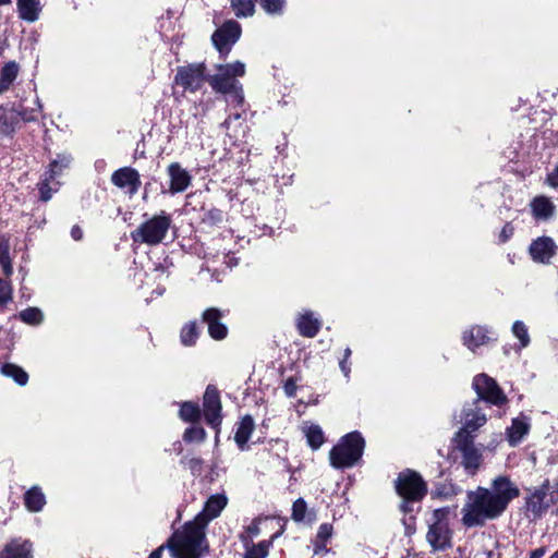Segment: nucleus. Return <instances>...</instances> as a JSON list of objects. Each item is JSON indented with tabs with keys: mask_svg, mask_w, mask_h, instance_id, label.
<instances>
[{
	"mask_svg": "<svg viewBox=\"0 0 558 558\" xmlns=\"http://www.w3.org/2000/svg\"><path fill=\"white\" fill-rule=\"evenodd\" d=\"M519 495L518 486L508 476L494 478L490 488L477 487L469 492L461 510L463 525L480 526L488 520L498 518Z\"/></svg>",
	"mask_w": 558,
	"mask_h": 558,
	"instance_id": "f257e3e1",
	"label": "nucleus"
},
{
	"mask_svg": "<svg viewBox=\"0 0 558 558\" xmlns=\"http://www.w3.org/2000/svg\"><path fill=\"white\" fill-rule=\"evenodd\" d=\"M205 526L195 520L184 524L168 542L173 558H201L207 551Z\"/></svg>",
	"mask_w": 558,
	"mask_h": 558,
	"instance_id": "f03ea898",
	"label": "nucleus"
},
{
	"mask_svg": "<svg viewBox=\"0 0 558 558\" xmlns=\"http://www.w3.org/2000/svg\"><path fill=\"white\" fill-rule=\"evenodd\" d=\"M216 69L217 73L207 77L210 87L216 93L232 95L234 100L241 104L243 101V92L238 77L244 76L245 64L236 61L229 64H219Z\"/></svg>",
	"mask_w": 558,
	"mask_h": 558,
	"instance_id": "7ed1b4c3",
	"label": "nucleus"
},
{
	"mask_svg": "<svg viewBox=\"0 0 558 558\" xmlns=\"http://www.w3.org/2000/svg\"><path fill=\"white\" fill-rule=\"evenodd\" d=\"M365 442L357 432L349 433L330 450V464L336 469L353 466L362 457Z\"/></svg>",
	"mask_w": 558,
	"mask_h": 558,
	"instance_id": "20e7f679",
	"label": "nucleus"
},
{
	"mask_svg": "<svg viewBox=\"0 0 558 558\" xmlns=\"http://www.w3.org/2000/svg\"><path fill=\"white\" fill-rule=\"evenodd\" d=\"M171 222L170 215L166 211H161L141 223L131 232V238L135 243H143L150 246L158 245L166 239Z\"/></svg>",
	"mask_w": 558,
	"mask_h": 558,
	"instance_id": "39448f33",
	"label": "nucleus"
},
{
	"mask_svg": "<svg viewBox=\"0 0 558 558\" xmlns=\"http://www.w3.org/2000/svg\"><path fill=\"white\" fill-rule=\"evenodd\" d=\"M449 508H439L432 514L426 541L434 551L451 547L452 531L449 526Z\"/></svg>",
	"mask_w": 558,
	"mask_h": 558,
	"instance_id": "423d86ee",
	"label": "nucleus"
},
{
	"mask_svg": "<svg viewBox=\"0 0 558 558\" xmlns=\"http://www.w3.org/2000/svg\"><path fill=\"white\" fill-rule=\"evenodd\" d=\"M556 504H558V483L545 481L526 498L525 507L533 519H538Z\"/></svg>",
	"mask_w": 558,
	"mask_h": 558,
	"instance_id": "0eeeda50",
	"label": "nucleus"
},
{
	"mask_svg": "<svg viewBox=\"0 0 558 558\" xmlns=\"http://www.w3.org/2000/svg\"><path fill=\"white\" fill-rule=\"evenodd\" d=\"M396 489L397 493L403 498L401 508L404 512L409 510V501H418L427 493L426 483L423 481L418 473L412 470H407L399 474L396 481Z\"/></svg>",
	"mask_w": 558,
	"mask_h": 558,
	"instance_id": "6e6552de",
	"label": "nucleus"
},
{
	"mask_svg": "<svg viewBox=\"0 0 558 558\" xmlns=\"http://www.w3.org/2000/svg\"><path fill=\"white\" fill-rule=\"evenodd\" d=\"M456 449L461 453V465L468 475H475L483 462L482 449L477 448L473 438H466L464 433H456L453 437Z\"/></svg>",
	"mask_w": 558,
	"mask_h": 558,
	"instance_id": "1a4fd4ad",
	"label": "nucleus"
},
{
	"mask_svg": "<svg viewBox=\"0 0 558 558\" xmlns=\"http://www.w3.org/2000/svg\"><path fill=\"white\" fill-rule=\"evenodd\" d=\"M206 66L204 63H193L179 66L174 76V83L185 92L195 93L201 89L205 81Z\"/></svg>",
	"mask_w": 558,
	"mask_h": 558,
	"instance_id": "9d476101",
	"label": "nucleus"
},
{
	"mask_svg": "<svg viewBox=\"0 0 558 558\" xmlns=\"http://www.w3.org/2000/svg\"><path fill=\"white\" fill-rule=\"evenodd\" d=\"M473 387L482 400L495 405H501L507 402V397L497 383L486 374L475 376Z\"/></svg>",
	"mask_w": 558,
	"mask_h": 558,
	"instance_id": "9b49d317",
	"label": "nucleus"
},
{
	"mask_svg": "<svg viewBox=\"0 0 558 558\" xmlns=\"http://www.w3.org/2000/svg\"><path fill=\"white\" fill-rule=\"evenodd\" d=\"M240 35V24L235 21H228L213 34L211 40L220 53H228Z\"/></svg>",
	"mask_w": 558,
	"mask_h": 558,
	"instance_id": "f8f14e48",
	"label": "nucleus"
},
{
	"mask_svg": "<svg viewBox=\"0 0 558 558\" xmlns=\"http://www.w3.org/2000/svg\"><path fill=\"white\" fill-rule=\"evenodd\" d=\"M204 408V416L207 422L213 427H218L221 423V402L219 392L216 388L208 386L203 400Z\"/></svg>",
	"mask_w": 558,
	"mask_h": 558,
	"instance_id": "ddd939ff",
	"label": "nucleus"
},
{
	"mask_svg": "<svg viewBox=\"0 0 558 558\" xmlns=\"http://www.w3.org/2000/svg\"><path fill=\"white\" fill-rule=\"evenodd\" d=\"M556 243L548 236L537 238L529 247L532 259L539 264H549L550 259L556 254Z\"/></svg>",
	"mask_w": 558,
	"mask_h": 558,
	"instance_id": "4468645a",
	"label": "nucleus"
},
{
	"mask_svg": "<svg viewBox=\"0 0 558 558\" xmlns=\"http://www.w3.org/2000/svg\"><path fill=\"white\" fill-rule=\"evenodd\" d=\"M111 181L116 186L126 190L130 195L136 194L141 186L138 172L130 167L114 171Z\"/></svg>",
	"mask_w": 558,
	"mask_h": 558,
	"instance_id": "2eb2a0df",
	"label": "nucleus"
},
{
	"mask_svg": "<svg viewBox=\"0 0 558 558\" xmlns=\"http://www.w3.org/2000/svg\"><path fill=\"white\" fill-rule=\"evenodd\" d=\"M228 499L225 495H213L206 501L204 509L195 517V521L207 526L208 522L217 518L227 506Z\"/></svg>",
	"mask_w": 558,
	"mask_h": 558,
	"instance_id": "dca6fc26",
	"label": "nucleus"
},
{
	"mask_svg": "<svg viewBox=\"0 0 558 558\" xmlns=\"http://www.w3.org/2000/svg\"><path fill=\"white\" fill-rule=\"evenodd\" d=\"M70 163V158L66 156H62L59 159L53 160L50 163V169L47 177L38 183V189L40 193V199L44 202H48L52 197V192L57 191V189H52L49 185L50 180H53L57 174L60 173L62 168L68 167Z\"/></svg>",
	"mask_w": 558,
	"mask_h": 558,
	"instance_id": "f3484780",
	"label": "nucleus"
},
{
	"mask_svg": "<svg viewBox=\"0 0 558 558\" xmlns=\"http://www.w3.org/2000/svg\"><path fill=\"white\" fill-rule=\"evenodd\" d=\"M222 312L216 307L207 308L203 313V322L208 326V332L215 340H222L228 333L226 325L221 323Z\"/></svg>",
	"mask_w": 558,
	"mask_h": 558,
	"instance_id": "a211bd4d",
	"label": "nucleus"
},
{
	"mask_svg": "<svg viewBox=\"0 0 558 558\" xmlns=\"http://www.w3.org/2000/svg\"><path fill=\"white\" fill-rule=\"evenodd\" d=\"M168 175L170 178V192L172 194L185 191L192 181L190 173L178 162H172L169 165Z\"/></svg>",
	"mask_w": 558,
	"mask_h": 558,
	"instance_id": "6ab92c4d",
	"label": "nucleus"
},
{
	"mask_svg": "<svg viewBox=\"0 0 558 558\" xmlns=\"http://www.w3.org/2000/svg\"><path fill=\"white\" fill-rule=\"evenodd\" d=\"M463 426L457 433H464L466 438H473L472 433L484 426L487 422L486 415L477 409L463 410Z\"/></svg>",
	"mask_w": 558,
	"mask_h": 558,
	"instance_id": "aec40b11",
	"label": "nucleus"
},
{
	"mask_svg": "<svg viewBox=\"0 0 558 558\" xmlns=\"http://www.w3.org/2000/svg\"><path fill=\"white\" fill-rule=\"evenodd\" d=\"M530 207L536 220H549L556 214V205L545 195L534 197L530 203Z\"/></svg>",
	"mask_w": 558,
	"mask_h": 558,
	"instance_id": "412c9836",
	"label": "nucleus"
},
{
	"mask_svg": "<svg viewBox=\"0 0 558 558\" xmlns=\"http://www.w3.org/2000/svg\"><path fill=\"white\" fill-rule=\"evenodd\" d=\"M530 432V422L526 416H519L512 420L511 426L506 430V437L510 446L514 447L522 441V439Z\"/></svg>",
	"mask_w": 558,
	"mask_h": 558,
	"instance_id": "4be33fe9",
	"label": "nucleus"
},
{
	"mask_svg": "<svg viewBox=\"0 0 558 558\" xmlns=\"http://www.w3.org/2000/svg\"><path fill=\"white\" fill-rule=\"evenodd\" d=\"M283 532V527L274 535H271L269 541H263L257 544L254 542L243 543L244 554L243 558H266L269 548L272 546L274 541L279 537Z\"/></svg>",
	"mask_w": 558,
	"mask_h": 558,
	"instance_id": "5701e85b",
	"label": "nucleus"
},
{
	"mask_svg": "<svg viewBox=\"0 0 558 558\" xmlns=\"http://www.w3.org/2000/svg\"><path fill=\"white\" fill-rule=\"evenodd\" d=\"M12 0H0V5H8ZM20 17L27 22H35L40 11L39 0H17Z\"/></svg>",
	"mask_w": 558,
	"mask_h": 558,
	"instance_id": "b1692460",
	"label": "nucleus"
},
{
	"mask_svg": "<svg viewBox=\"0 0 558 558\" xmlns=\"http://www.w3.org/2000/svg\"><path fill=\"white\" fill-rule=\"evenodd\" d=\"M0 558H32V544L27 541L14 539L5 545Z\"/></svg>",
	"mask_w": 558,
	"mask_h": 558,
	"instance_id": "393cba45",
	"label": "nucleus"
},
{
	"mask_svg": "<svg viewBox=\"0 0 558 558\" xmlns=\"http://www.w3.org/2000/svg\"><path fill=\"white\" fill-rule=\"evenodd\" d=\"M296 326L300 335L313 338L319 331L322 323L318 318L314 317L312 312H305L298 318Z\"/></svg>",
	"mask_w": 558,
	"mask_h": 558,
	"instance_id": "a878e982",
	"label": "nucleus"
},
{
	"mask_svg": "<svg viewBox=\"0 0 558 558\" xmlns=\"http://www.w3.org/2000/svg\"><path fill=\"white\" fill-rule=\"evenodd\" d=\"M488 330L481 326H474L463 333V343L470 350L474 351L480 345L485 344L489 339Z\"/></svg>",
	"mask_w": 558,
	"mask_h": 558,
	"instance_id": "bb28decb",
	"label": "nucleus"
},
{
	"mask_svg": "<svg viewBox=\"0 0 558 558\" xmlns=\"http://www.w3.org/2000/svg\"><path fill=\"white\" fill-rule=\"evenodd\" d=\"M24 504L28 511L39 512L46 505V497L39 486H33L24 495Z\"/></svg>",
	"mask_w": 558,
	"mask_h": 558,
	"instance_id": "cd10ccee",
	"label": "nucleus"
},
{
	"mask_svg": "<svg viewBox=\"0 0 558 558\" xmlns=\"http://www.w3.org/2000/svg\"><path fill=\"white\" fill-rule=\"evenodd\" d=\"M253 429H254L253 418L250 415L244 416L241 420L239 427L236 429L235 436H234V439L241 449H243L244 446L246 445V442L248 441Z\"/></svg>",
	"mask_w": 558,
	"mask_h": 558,
	"instance_id": "c85d7f7f",
	"label": "nucleus"
},
{
	"mask_svg": "<svg viewBox=\"0 0 558 558\" xmlns=\"http://www.w3.org/2000/svg\"><path fill=\"white\" fill-rule=\"evenodd\" d=\"M303 433L306 437L308 446L316 450L324 444V433L320 426L316 424L305 425Z\"/></svg>",
	"mask_w": 558,
	"mask_h": 558,
	"instance_id": "c756f323",
	"label": "nucleus"
},
{
	"mask_svg": "<svg viewBox=\"0 0 558 558\" xmlns=\"http://www.w3.org/2000/svg\"><path fill=\"white\" fill-rule=\"evenodd\" d=\"M19 73V66L15 62L7 63L0 73V89L1 94L9 89Z\"/></svg>",
	"mask_w": 558,
	"mask_h": 558,
	"instance_id": "7c9ffc66",
	"label": "nucleus"
},
{
	"mask_svg": "<svg viewBox=\"0 0 558 558\" xmlns=\"http://www.w3.org/2000/svg\"><path fill=\"white\" fill-rule=\"evenodd\" d=\"M1 373L7 376L11 377L16 384L24 386L28 381V375L27 373L21 368L20 366L11 363H7L1 367Z\"/></svg>",
	"mask_w": 558,
	"mask_h": 558,
	"instance_id": "2f4dec72",
	"label": "nucleus"
},
{
	"mask_svg": "<svg viewBox=\"0 0 558 558\" xmlns=\"http://www.w3.org/2000/svg\"><path fill=\"white\" fill-rule=\"evenodd\" d=\"M9 240L5 239L4 236H0V264L7 277L11 276L13 272L12 263L9 256Z\"/></svg>",
	"mask_w": 558,
	"mask_h": 558,
	"instance_id": "473e14b6",
	"label": "nucleus"
},
{
	"mask_svg": "<svg viewBox=\"0 0 558 558\" xmlns=\"http://www.w3.org/2000/svg\"><path fill=\"white\" fill-rule=\"evenodd\" d=\"M231 8L238 17H248L255 12L253 0H231Z\"/></svg>",
	"mask_w": 558,
	"mask_h": 558,
	"instance_id": "72a5a7b5",
	"label": "nucleus"
},
{
	"mask_svg": "<svg viewBox=\"0 0 558 558\" xmlns=\"http://www.w3.org/2000/svg\"><path fill=\"white\" fill-rule=\"evenodd\" d=\"M332 535V525L329 523H324L319 526L317 535H316V542H315V548L314 553L318 554L320 550L325 549L327 541Z\"/></svg>",
	"mask_w": 558,
	"mask_h": 558,
	"instance_id": "f704fd0d",
	"label": "nucleus"
},
{
	"mask_svg": "<svg viewBox=\"0 0 558 558\" xmlns=\"http://www.w3.org/2000/svg\"><path fill=\"white\" fill-rule=\"evenodd\" d=\"M201 411L197 404L184 402L180 409V417L185 422H195L199 418Z\"/></svg>",
	"mask_w": 558,
	"mask_h": 558,
	"instance_id": "c9c22d12",
	"label": "nucleus"
},
{
	"mask_svg": "<svg viewBox=\"0 0 558 558\" xmlns=\"http://www.w3.org/2000/svg\"><path fill=\"white\" fill-rule=\"evenodd\" d=\"M262 519H255L252 521L250 525H247L244 531L240 534V539L242 543L253 542V538L260 534V523Z\"/></svg>",
	"mask_w": 558,
	"mask_h": 558,
	"instance_id": "e433bc0d",
	"label": "nucleus"
},
{
	"mask_svg": "<svg viewBox=\"0 0 558 558\" xmlns=\"http://www.w3.org/2000/svg\"><path fill=\"white\" fill-rule=\"evenodd\" d=\"M181 342L184 345H192L195 343L198 331L195 323H189L185 326H183L181 330Z\"/></svg>",
	"mask_w": 558,
	"mask_h": 558,
	"instance_id": "4c0bfd02",
	"label": "nucleus"
},
{
	"mask_svg": "<svg viewBox=\"0 0 558 558\" xmlns=\"http://www.w3.org/2000/svg\"><path fill=\"white\" fill-rule=\"evenodd\" d=\"M20 318L26 324L37 325L43 320V313L37 307H28L20 313Z\"/></svg>",
	"mask_w": 558,
	"mask_h": 558,
	"instance_id": "58836bf2",
	"label": "nucleus"
},
{
	"mask_svg": "<svg viewBox=\"0 0 558 558\" xmlns=\"http://www.w3.org/2000/svg\"><path fill=\"white\" fill-rule=\"evenodd\" d=\"M206 438V432L203 427L192 426L185 429L183 439L187 442H202Z\"/></svg>",
	"mask_w": 558,
	"mask_h": 558,
	"instance_id": "ea45409f",
	"label": "nucleus"
},
{
	"mask_svg": "<svg viewBox=\"0 0 558 558\" xmlns=\"http://www.w3.org/2000/svg\"><path fill=\"white\" fill-rule=\"evenodd\" d=\"M512 332L520 340L521 348H525L530 343L527 328L522 322H514Z\"/></svg>",
	"mask_w": 558,
	"mask_h": 558,
	"instance_id": "a19ab883",
	"label": "nucleus"
},
{
	"mask_svg": "<svg viewBox=\"0 0 558 558\" xmlns=\"http://www.w3.org/2000/svg\"><path fill=\"white\" fill-rule=\"evenodd\" d=\"M306 510L307 506L304 499H296L292 506V519L296 522L303 521L305 519Z\"/></svg>",
	"mask_w": 558,
	"mask_h": 558,
	"instance_id": "79ce46f5",
	"label": "nucleus"
},
{
	"mask_svg": "<svg viewBox=\"0 0 558 558\" xmlns=\"http://www.w3.org/2000/svg\"><path fill=\"white\" fill-rule=\"evenodd\" d=\"M260 7L269 14L280 13L284 5V0H259Z\"/></svg>",
	"mask_w": 558,
	"mask_h": 558,
	"instance_id": "37998d69",
	"label": "nucleus"
},
{
	"mask_svg": "<svg viewBox=\"0 0 558 558\" xmlns=\"http://www.w3.org/2000/svg\"><path fill=\"white\" fill-rule=\"evenodd\" d=\"M12 299V288L9 281L0 278V305L7 304Z\"/></svg>",
	"mask_w": 558,
	"mask_h": 558,
	"instance_id": "c03bdc74",
	"label": "nucleus"
},
{
	"mask_svg": "<svg viewBox=\"0 0 558 558\" xmlns=\"http://www.w3.org/2000/svg\"><path fill=\"white\" fill-rule=\"evenodd\" d=\"M513 232H514V228L512 227V225L506 223L499 233L500 242H502V243L507 242L513 235Z\"/></svg>",
	"mask_w": 558,
	"mask_h": 558,
	"instance_id": "a18cd8bd",
	"label": "nucleus"
},
{
	"mask_svg": "<svg viewBox=\"0 0 558 558\" xmlns=\"http://www.w3.org/2000/svg\"><path fill=\"white\" fill-rule=\"evenodd\" d=\"M546 182L549 186L558 189V163L555 166L553 171L548 173Z\"/></svg>",
	"mask_w": 558,
	"mask_h": 558,
	"instance_id": "49530a36",
	"label": "nucleus"
},
{
	"mask_svg": "<svg viewBox=\"0 0 558 558\" xmlns=\"http://www.w3.org/2000/svg\"><path fill=\"white\" fill-rule=\"evenodd\" d=\"M71 236L75 241H80L83 238V231L78 226H73L71 229Z\"/></svg>",
	"mask_w": 558,
	"mask_h": 558,
	"instance_id": "de8ad7c7",
	"label": "nucleus"
},
{
	"mask_svg": "<svg viewBox=\"0 0 558 558\" xmlns=\"http://www.w3.org/2000/svg\"><path fill=\"white\" fill-rule=\"evenodd\" d=\"M163 549H165V546L161 545L160 547H158L157 549L151 551L148 558H161Z\"/></svg>",
	"mask_w": 558,
	"mask_h": 558,
	"instance_id": "09e8293b",
	"label": "nucleus"
},
{
	"mask_svg": "<svg viewBox=\"0 0 558 558\" xmlns=\"http://www.w3.org/2000/svg\"><path fill=\"white\" fill-rule=\"evenodd\" d=\"M544 555H545V549L537 548L531 553L530 558H542Z\"/></svg>",
	"mask_w": 558,
	"mask_h": 558,
	"instance_id": "8fccbe9b",
	"label": "nucleus"
},
{
	"mask_svg": "<svg viewBox=\"0 0 558 558\" xmlns=\"http://www.w3.org/2000/svg\"><path fill=\"white\" fill-rule=\"evenodd\" d=\"M347 362L345 360H342L340 362V368L342 371V373L344 374L345 377H349V374H350V367L347 365Z\"/></svg>",
	"mask_w": 558,
	"mask_h": 558,
	"instance_id": "3c124183",
	"label": "nucleus"
},
{
	"mask_svg": "<svg viewBox=\"0 0 558 558\" xmlns=\"http://www.w3.org/2000/svg\"><path fill=\"white\" fill-rule=\"evenodd\" d=\"M284 390L288 396H292L294 391V386L288 381L284 386Z\"/></svg>",
	"mask_w": 558,
	"mask_h": 558,
	"instance_id": "603ef678",
	"label": "nucleus"
},
{
	"mask_svg": "<svg viewBox=\"0 0 558 558\" xmlns=\"http://www.w3.org/2000/svg\"><path fill=\"white\" fill-rule=\"evenodd\" d=\"M350 355H351V350H350L349 348H347V349L344 350L343 360L348 361V360H349V357H350Z\"/></svg>",
	"mask_w": 558,
	"mask_h": 558,
	"instance_id": "864d4df0",
	"label": "nucleus"
},
{
	"mask_svg": "<svg viewBox=\"0 0 558 558\" xmlns=\"http://www.w3.org/2000/svg\"><path fill=\"white\" fill-rule=\"evenodd\" d=\"M191 463L193 465H201L202 461L199 459H193V460H191Z\"/></svg>",
	"mask_w": 558,
	"mask_h": 558,
	"instance_id": "5fc2aeb1",
	"label": "nucleus"
},
{
	"mask_svg": "<svg viewBox=\"0 0 558 558\" xmlns=\"http://www.w3.org/2000/svg\"><path fill=\"white\" fill-rule=\"evenodd\" d=\"M549 558H558V550L555 551Z\"/></svg>",
	"mask_w": 558,
	"mask_h": 558,
	"instance_id": "6e6d98bb",
	"label": "nucleus"
},
{
	"mask_svg": "<svg viewBox=\"0 0 558 558\" xmlns=\"http://www.w3.org/2000/svg\"><path fill=\"white\" fill-rule=\"evenodd\" d=\"M225 125H226L227 128H229V125H230V118H229V119H227V120L225 121Z\"/></svg>",
	"mask_w": 558,
	"mask_h": 558,
	"instance_id": "4d7b16f0",
	"label": "nucleus"
}]
</instances>
